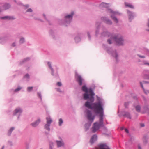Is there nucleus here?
Listing matches in <instances>:
<instances>
[{"label": "nucleus", "mask_w": 149, "mask_h": 149, "mask_svg": "<svg viewBox=\"0 0 149 149\" xmlns=\"http://www.w3.org/2000/svg\"><path fill=\"white\" fill-rule=\"evenodd\" d=\"M101 34L102 36H107L111 39H114L117 45H122L124 44V40L122 36L119 34H114L108 32L107 29L104 26L102 28V32Z\"/></svg>", "instance_id": "f257e3e1"}, {"label": "nucleus", "mask_w": 149, "mask_h": 149, "mask_svg": "<svg viewBox=\"0 0 149 149\" xmlns=\"http://www.w3.org/2000/svg\"><path fill=\"white\" fill-rule=\"evenodd\" d=\"M97 100L98 102H96L92 103L93 102H90L92 103L91 104L88 101H87L85 104V106L86 107L93 110L94 112L97 114L100 113L102 111H104L102 103L98 97H97Z\"/></svg>", "instance_id": "f03ea898"}, {"label": "nucleus", "mask_w": 149, "mask_h": 149, "mask_svg": "<svg viewBox=\"0 0 149 149\" xmlns=\"http://www.w3.org/2000/svg\"><path fill=\"white\" fill-rule=\"evenodd\" d=\"M82 91L85 93L83 94L84 99L85 100L89 99L91 102H93L94 101L93 96L95 93L91 88H90L88 90L87 87L85 85L83 86L82 88Z\"/></svg>", "instance_id": "7ed1b4c3"}, {"label": "nucleus", "mask_w": 149, "mask_h": 149, "mask_svg": "<svg viewBox=\"0 0 149 149\" xmlns=\"http://www.w3.org/2000/svg\"><path fill=\"white\" fill-rule=\"evenodd\" d=\"M74 15V11H72L69 13L65 14L64 15L63 19L58 20V23L61 25H63L65 26H67L72 21Z\"/></svg>", "instance_id": "20e7f679"}, {"label": "nucleus", "mask_w": 149, "mask_h": 149, "mask_svg": "<svg viewBox=\"0 0 149 149\" xmlns=\"http://www.w3.org/2000/svg\"><path fill=\"white\" fill-rule=\"evenodd\" d=\"M99 114V122H95L92 127V132L95 133L100 127L103 126L104 111H102Z\"/></svg>", "instance_id": "39448f33"}, {"label": "nucleus", "mask_w": 149, "mask_h": 149, "mask_svg": "<svg viewBox=\"0 0 149 149\" xmlns=\"http://www.w3.org/2000/svg\"><path fill=\"white\" fill-rule=\"evenodd\" d=\"M85 112L87 116V119L89 121L88 123H86L85 125L86 130V131L89 128L92 123L93 121L95 118V116H92L91 111L88 109H86Z\"/></svg>", "instance_id": "423d86ee"}, {"label": "nucleus", "mask_w": 149, "mask_h": 149, "mask_svg": "<svg viewBox=\"0 0 149 149\" xmlns=\"http://www.w3.org/2000/svg\"><path fill=\"white\" fill-rule=\"evenodd\" d=\"M107 11L108 13L110 14V16L111 19L116 23L118 22V19L115 16L116 15H120L121 13L118 11H113L110 9L107 8Z\"/></svg>", "instance_id": "0eeeda50"}, {"label": "nucleus", "mask_w": 149, "mask_h": 149, "mask_svg": "<svg viewBox=\"0 0 149 149\" xmlns=\"http://www.w3.org/2000/svg\"><path fill=\"white\" fill-rule=\"evenodd\" d=\"M106 50L108 53L115 58L116 62L118 61V56L116 50L113 49L111 48H108L106 49Z\"/></svg>", "instance_id": "6e6552de"}, {"label": "nucleus", "mask_w": 149, "mask_h": 149, "mask_svg": "<svg viewBox=\"0 0 149 149\" xmlns=\"http://www.w3.org/2000/svg\"><path fill=\"white\" fill-rule=\"evenodd\" d=\"M23 111V109L21 107H18L14 110L13 115V116H16L17 117V119L19 120Z\"/></svg>", "instance_id": "1a4fd4ad"}, {"label": "nucleus", "mask_w": 149, "mask_h": 149, "mask_svg": "<svg viewBox=\"0 0 149 149\" xmlns=\"http://www.w3.org/2000/svg\"><path fill=\"white\" fill-rule=\"evenodd\" d=\"M46 123L44 126V128L48 131L50 130V127L51 123L53 122L52 118L49 116H48L46 118Z\"/></svg>", "instance_id": "9d476101"}, {"label": "nucleus", "mask_w": 149, "mask_h": 149, "mask_svg": "<svg viewBox=\"0 0 149 149\" xmlns=\"http://www.w3.org/2000/svg\"><path fill=\"white\" fill-rule=\"evenodd\" d=\"M75 78L79 86H81L82 84H85L84 80L80 75L77 73H76L75 74Z\"/></svg>", "instance_id": "9b49d317"}, {"label": "nucleus", "mask_w": 149, "mask_h": 149, "mask_svg": "<svg viewBox=\"0 0 149 149\" xmlns=\"http://www.w3.org/2000/svg\"><path fill=\"white\" fill-rule=\"evenodd\" d=\"M11 6V5L8 3L2 4L0 7V12L9 9Z\"/></svg>", "instance_id": "f8f14e48"}, {"label": "nucleus", "mask_w": 149, "mask_h": 149, "mask_svg": "<svg viewBox=\"0 0 149 149\" xmlns=\"http://www.w3.org/2000/svg\"><path fill=\"white\" fill-rule=\"evenodd\" d=\"M101 23L100 22L97 21L95 24V35L97 36L99 33L100 29Z\"/></svg>", "instance_id": "ddd939ff"}, {"label": "nucleus", "mask_w": 149, "mask_h": 149, "mask_svg": "<svg viewBox=\"0 0 149 149\" xmlns=\"http://www.w3.org/2000/svg\"><path fill=\"white\" fill-rule=\"evenodd\" d=\"M127 14L128 17V19L130 22H131L134 19L135 14L134 13L132 12L129 10H127Z\"/></svg>", "instance_id": "4468645a"}, {"label": "nucleus", "mask_w": 149, "mask_h": 149, "mask_svg": "<svg viewBox=\"0 0 149 149\" xmlns=\"http://www.w3.org/2000/svg\"><path fill=\"white\" fill-rule=\"evenodd\" d=\"M47 64L49 68L51 70V74L53 76H54L55 77H57L58 76V74L56 73L55 74L54 73V70L52 67L51 62H48Z\"/></svg>", "instance_id": "2eb2a0df"}, {"label": "nucleus", "mask_w": 149, "mask_h": 149, "mask_svg": "<svg viewBox=\"0 0 149 149\" xmlns=\"http://www.w3.org/2000/svg\"><path fill=\"white\" fill-rule=\"evenodd\" d=\"M101 20L107 24L111 25L112 24V22L107 17H102L101 18Z\"/></svg>", "instance_id": "dca6fc26"}, {"label": "nucleus", "mask_w": 149, "mask_h": 149, "mask_svg": "<svg viewBox=\"0 0 149 149\" xmlns=\"http://www.w3.org/2000/svg\"><path fill=\"white\" fill-rule=\"evenodd\" d=\"M41 121V119L39 118L36 120L31 123L30 125L33 127H36L39 125Z\"/></svg>", "instance_id": "f3484780"}, {"label": "nucleus", "mask_w": 149, "mask_h": 149, "mask_svg": "<svg viewBox=\"0 0 149 149\" xmlns=\"http://www.w3.org/2000/svg\"><path fill=\"white\" fill-rule=\"evenodd\" d=\"M0 19H1L13 20L15 19V18L13 16H6L0 17Z\"/></svg>", "instance_id": "a211bd4d"}, {"label": "nucleus", "mask_w": 149, "mask_h": 149, "mask_svg": "<svg viewBox=\"0 0 149 149\" xmlns=\"http://www.w3.org/2000/svg\"><path fill=\"white\" fill-rule=\"evenodd\" d=\"M99 149H110L105 143H101L99 145Z\"/></svg>", "instance_id": "6ab92c4d"}, {"label": "nucleus", "mask_w": 149, "mask_h": 149, "mask_svg": "<svg viewBox=\"0 0 149 149\" xmlns=\"http://www.w3.org/2000/svg\"><path fill=\"white\" fill-rule=\"evenodd\" d=\"M147 83V82L146 81H143L142 82H140V84L141 86V87L142 88L144 93L146 94H149V90H145L143 87V84H146V83Z\"/></svg>", "instance_id": "aec40b11"}, {"label": "nucleus", "mask_w": 149, "mask_h": 149, "mask_svg": "<svg viewBox=\"0 0 149 149\" xmlns=\"http://www.w3.org/2000/svg\"><path fill=\"white\" fill-rule=\"evenodd\" d=\"M97 137L96 135L95 134L91 138V139L90 141V143L91 144H93L94 143L95 141L97 140Z\"/></svg>", "instance_id": "412c9836"}, {"label": "nucleus", "mask_w": 149, "mask_h": 149, "mask_svg": "<svg viewBox=\"0 0 149 149\" xmlns=\"http://www.w3.org/2000/svg\"><path fill=\"white\" fill-rule=\"evenodd\" d=\"M122 114L123 116L127 118L130 119L131 118V117L130 113L128 112H122Z\"/></svg>", "instance_id": "4be33fe9"}, {"label": "nucleus", "mask_w": 149, "mask_h": 149, "mask_svg": "<svg viewBox=\"0 0 149 149\" xmlns=\"http://www.w3.org/2000/svg\"><path fill=\"white\" fill-rule=\"evenodd\" d=\"M8 39L6 37H0V43L4 44L7 40Z\"/></svg>", "instance_id": "5701e85b"}, {"label": "nucleus", "mask_w": 149, "mask_h": 149, "mask_svg": "<svg viewBox=\"0 0 149 149\" xmlns=\"http://www.w3.org/2000/svg\"><path fill=\"white\" fill-rule=\"evenodd\" d=\"M110 6L109 4L107 3L104 2L102 3L100 5V6L101 8H108Z\"/></svg>", "instance_id": "b1692460"}, {"label": "nucleus", "mask_w": 149, "mask_h": 149, "mask_svg": "<svg viewBox=\"0 0 149 149\" xmlns=\"http://www.w3.org/2000/svg\"><path fill=\"white\" fill-rule=\"evenodd\" d=\"M56 142L58 147H60L63 146L64 145V143L63 141H56Z\"/></svg>", "instance_id": "393cba45"}, {"label": "nucleus", "mask_w": 149, "mask_h": 149, "mask_svg": "<svg viewBox=\"0 0 149 149\" xmlns=\"http://www.w3.org/2000/svg\"><path fill=\"white\" fill-rule=\"evenodd\" d=\"M37 95L38 97L39 98L41 102L42 101V96L41 92L40 91H38L37 93Z\"/></svg>", "instance_id": "a878e982"}, {"label": "nucleus", "mask_w": 149, "mask_h": 149, "mask_svg": "<svg viewBox=\"0 0 149 149\" xmlns=\"http://www.w3.org/2000/svg\"><path fill=\"white\" fill-rule=\"evenodd\" d=\"M125 4L126 7L130 8L132 9H134V6L130 3L125 2Z\"/></svg>", "instance_id": "bb28decb"}, {"label": "nucleus", "mask_w": 149, "mask_h": 149, "mask_svg": "<svg viewBox=\"0 0 149 149\" xmlns=\"http://www.w3.org/2000/svg\"><path fill=\"white\" fill-rule=\"evenodd\" d=\"M74 39L76 43H78L80 42L81 41V38H80V35H78L76 36L74 38Z\"/></svg>", "instance_id": "cd10ccee"}, {"label": "nucleus", "mask_w": 149, "mask_h": 149, "mask_svg": "<svg viewBox=\"0 0 149 149\" xmlns=\"http://www.w3.org/2000/svg\"><path fill=\"white\" fill-rule=\"evenodd\" d=\"M15 129V127H12L8 130L7 135L8 136H10L12 131Z\"/></svg>", "instance_id": "c85d7f7f"}, {"label": "nucleus", "mask_w": 149, "mask_h": 149, "mask_svg": "<svg viewBox=\"0 0 149 149\" xmlns=\"http://www.w3.org/2000/svg\"><path fill=\"white\" fill-rule=\"evenodd\" d=\"M22 89V87L20 86H18L17 88L15 89H12L11 90V91H13L14 92H17L19 91Z\"/></svg>", "instance_id": "c756f323"}, {"label": "nucleus", "mask_w": 149, "mask_h": 149, "mask_svg": "<svg viewBox=\"0 0 149 149\" xmlns=\"http://www.w3.org/2000/svg\"><path fill=\"white\" fill-rule=\"evenodd\" d=\"M143 77L145 79H149V72L148 71L145 73H144Z\"/></svg>", "instance_id": "7c9ffc66"}, {"label": "nucleus", "mask_w": 149, "mask_h": 149, "mask_svg": "<svg viewBox=\"0 0 149 149\" xmlns=\"http://www.w3.org/2000/svg\"><path fill=\"white\" fill-rule=\"evenodd\" d=\"M30 60V58H24L22 60L20 61V64H22L28 61H29Z\"/></svg>", "instance_id": "2f4dec72"}, {"label": "nucleus", "mask_w": 149, "mask_h": 149, "mask_svg": "<svg viewBox=\"0 0 149 149\" xmlns=\"http://www.w3.org/2000/svg\"><path fill=\"white\" fill-rule=\"evenodd\" d=\"M24 78L26 81H29L30 78V76L29 74H25L24 76Z\"/></svg>", "instance_id": "473e14b6"}, {"label": "nucleus", "mask_w": 149, "mask_h": 149, "mask_svg": "<svg viewBox=\"0 0 149 149\" xmlns=\"http://www.w3.org/2000/svg\"><path fill=\"white\" fill-rule=\"evenodd\" d=\"M63 119L62 118H59L58 119V125L59 126H61L62 125V124L63 123Z\"/></svg>", "instance_id": "72a5a7b5"}, {"label": "nucleus", "mask_w": 149, "mask_h": 149, "mask_svg": "<svg viewBox=\"0 0 149 149\" xmlns=\"http://www.w3.org/2000/svg\"><path fill=\"white\" fill-rule=\"evenodd\" d=\"M136 110L138 112L140 111L141 107L139 105H138L135 106Z\"/></svg>", "instance_id": "f704fd0d"}, {"label": "nucleus", "mask_w": 149, "mask_h": 149, "mask_svg": "<svg viewBox=\"0 0 149 149\" xmlns=\"http://www.w3.org/2000/svg\"><path fill=\"white\" fill-rule=\"evenodd\" d=\"M54 143L53 142L50 141L49 143V149H53Z\"/></svg>", "instance_id": "c9c22d12"}, {"label": "nucleus", "mask_w": 149, "mask_h": 149, "mask_svg": "<svg viewBox=\"0 0 149 149\" xmlns=\"http://www.w3.org/2000/svg\"><path fill=\"white\" fill-rule=\"evenodd\" d=\"M114 41L116 42L115 40L114 39H111V38H110L108 39L107 40V42L109 44H111L112 43V41Z\"/></svg>", "instance_id": "e433bc0d"}, {"label": "nucleus", "mask_w": 149, "mask_h": 149, "mask_svg": "<svg viewBox=\"0 0 149 149\" xmlns=\"http://www.w3.org/2000/svg\"><path fill=\"white\" fill-rule=\"evenodd\" d=\"M33 87L32 86L28 87L27 88V90L28 92H31L33 90Z\"/></svg>", "instance_id": "4c0bfd02"}, {"label": "nucleus", "mask_w": 149, "mask_h": 149, "mask_svg": "<svg viewBox=\"0 0 149 149\" xmlns=\"http://www.w3.org/2000/svg\"><path fill=\"white\" fill-rule=\"evenodd\" d=\"M25 42V39L23 37L21 38L19 40V43L21 44H22Z\"/></svg>", "instance_id": "58836bf2"}, {"label": "nucleus", "mask_w": 149, "mask_h": 149, "mask_svg": "<svg viewBox=\"0 0 149 149\" xmlns=\"http://www.w3.org/2000/svg\"><path fill=\"white\" fill-rule=\"evenodd\" d=\"M134 139V137L133 136H131L130 137V139L129 140V142L132 143V141Z\"/></svg>", "instance_id": "ea45409f"}, {"label": "nucleus", "mask_w": 149, "mask_h": 149, "mask_svg": "<svg viewBox=\"0 0 149 149\" xmlns=\"http://www.w3.org/2000/svg\"><path fill=\"white\" fill-rule=\"evenodd\" d=\"M144 109L145 110V112H148V111H149V109L147 107H144Z\"/></svg>", "instance_id": "a19ab883"}, {"label": "nucleus", "mask_w": 149, "mask_h": 149, "mask_svg": "<svg viewBox=\"0 0 149 149\" xmlns=\"http://www.w3.org/2000/svg\"><path fill=\"white\" fill-rule=\"evenodd\" d=\"M139 125L140 127H145V124L143 123H140L139 124Z\"/></svg>", "instance_id": "79ce46f5"}, {"label": "nucleus", "mask_w": 149, "mask_h": 149, "mask_svg": "<svg viewBox=\"0 0 149 149\" xmlns=\"http://www.w3.org/2000/svg\"><path fill=\"white\" fill-rule=\"evenodd\" d=\"M143 142L144 143L146 144L147 143V140L146 139L145 137H144L143 138Z\"/></svg>", "instance_id": "37998d69"}, {"label": "nucleus", "mask_w": 149, "mask_h": 149, "mask_svg": "<svg viewBox=\"0 0 149 149\" xmlns=\"http://www.w3.org/2000/svg\"><path fill=\"white\" fill-rule=\"evenodd\" d=\"M8 143L9 145L10 146H12L13 145L12 142L10 141H8Z\"/></svg>", "instance_id": "c03bdc74"}, {"label": "nucleus", "mask_w": 149, "mask_h": 149, "mask_svg": "<svg viewBox=\"0 0 149 149\" xmlns=\"http://www.w3.org/2000/svg\"><path fill=\"white\" fill-rule=\"evenodd\" d=\"M32 12V10L31 8H29L26 11V12Z\"/></svg>", "instance_id": "a18cd8bd"}, {"label": "nucleus", "mask_w": 149, "mask_h": 149, "mask_svg": "<svg viewBox=\"0 0 149 149\" xmlns=\"http://www.w3.org/2000/svg\"><path fill=\"white\" fill-rule=\"evenodd\" d=\"M137 56L141 58H145V56L144 55L141 56L140 55L138 54H137Z\"/></svg>", "instance_id": "49530a36"}, {"label": "nucleus", "mask_w": 149, "mask_h": 149, "mask_svg": "<svg viewBox=\"0 0 149 149\" xmlns=\"http://www.w3.org/2000/svg\"><path fill=\"white\" fill-rule=\"evenodd\" d=\"M57 85L58 86H62V84L61 82H58L57 83Z\"/></svg>", "instance_id": "de8ad7c7"}, {"label": "nucleus", "mask_w": 149, "mask_h": 149, "mask_svg": "<svg viewBox=\"0 0 149 149\" xmlns=\"http://www.w3.org/2000/svg\"><path fill=\"white\" fill-rule=\"evenodd\" d=\"M129 102H127L125 103L124 105L125 108H127L129 104Z\"/></svg>", "instance_id": "09e8293b"}, {"label": "nucleus", "mask_w": 149, "mask_h": 149, "mask_svg": "<svg viewBox=\"0 0 149 149\" xmlns=\"http://www.w3.org/2000/svg\"><path fill=\"white\" fill-rule=\"evenodd\" d=\"M56 91L58 92H62V91L61 89L59 88H56Z\"/></svg>", "instance_id": "8fccbe9b"}, {"label": "nucleus", "mask_w": 149, "mask_h": 149, "mask_svg": "<svg viewBox=\"0 0 149 149\" xmlns=\"http://www.w3.org/2000/svg\"><path fill=\"white\" fill-rule=\"evenodd\" d=\"M140 52H142V53L143 54H144L145 53L146 49H144L143 50H140Z\"/></svg>", "instance_id": "3c124183"}, {"label": "nucleus", "mask_w": 149, "mask_h": 149, "mask_svg": "<svg viewBox=\"0 0 149 149\" xmlns=\"http://www.w3.org/2000/svg\"><path fill=\"white\" fill-rule=\"evenodd\" d=\"M13 47H15L16 46V43L15 42H14L11 45Z\"/></svg>", "instance_id": "603ef678"}, {"label": "nucleus", "mask_w": 149, "mask_h": 149, "mask_svg": "<svg viewBox=\"0 0 149 149\" xmlns=\"http://www.w3.org/2000/svg\"><path fill=\"white\" fill-rule=\"evenodd\" d=\"M147 25L148 27V28H149V19H148V22L147 23ZM147 31H149V29H147Z\"/></svg>", "instance_id": "864d4df0"}, {"label": "nucleus", "mask_w": 149, "mask_h": 149, "mask_svg": "<svg viewBox=\"0 0 149 149\" xmlns=\"http://www.w3.org/2000/svg\"><path fill=\"white\" fill-rule=\"evenodd\" d=\"M87 34H88V38L89 39V40H90L91 37V36L90 35L89 32H88Z\"/></svg>", "instance_id": "5fc2aeb1"}, {"label": "nucleus", "mask_w": 149, "mask_h": 149, "mask_svg": "<svg viewBox=\"0 0 149 149\" xmlns=\"http://www.w3.org/2000/svg\"><path fill=\"white\" fill-rule=\"evenodd\" d=\"M144 65H147L149 66V63H147L146 62H144Z\"/></svg>", "instance_id": "6e6d98bb"}, {"label": "nucleus", "mask_w": 149, "mask_h": 149, "mask_svg": "<svg viewBox=\"0 0 149 149\" xmlns=\"http://www.w3.org/2000/svg\"><path fill=\"white\" fill-rule=\"evenodd\" d=\"M138 149H142L140 145H138Z\"/></svg>", "instance_id": "4d7b16f0"}, {"label": "nucleus", "mask_w": 149, "mask_h": 149, "mask_svg": "<svg viewBox=\"0 0 149 149\" xmlns=\"http://www.w3.org/2000/svg\"><path fill=\"white\" fill-rule=\"evenodd\" d=\"M43 15L44 17L45 18V19L47 20V19H46V15H45V14H43Z\"/></svg>", "instance_id": "13d9d810"}, {"label": "nucleus", "mask_w": 149, "mask_h": 149, "mask_svg": "<svg viewBox=\"0 0 149 149\" xmlns=\"http://www.w3.org/2000/svg\"><path fill=\"white\" fill-rule=\"evenodd\" d=\"M125 132H126L127 133H128L129 132L128 130L127 129H125Z\"/></svg>", "instance_id": "bf43d9fd"}, {"label": "nucleus", "mask_w": 149, "mask_h": 149, "mask_svg": "<svg viewBox=\"0 0 149 149\" xmlns=\"http://www.w3.org/2000/svg\"><path fill=\"white\" fill-rule=\"evenodd\" d=\"M50 34H51V35L52 37L53 38H54V35H53V34L52 33V34L51 33H50Z\"/></svg>", "instance_id": "052dcab7"}, {"label": "nucleus", "mask_w": 149, "mask_h": 149, "mask_svg": "<svg viewBox=\"0 0 149 149\" xmlns=\"http://www.w3.org/2000/svg\"><path fill=\"white\" fill-rule=\"evenodd\" d=\"M24 6H25V7H26V8H28L29 7V5H26Z\"/></svg>", "instance_id": "680f3d73"}, {"label": "nucleus", "mask_w": 149, "mask_h": 149, "mask_svg": "<svg viewBox=\"0 0 149 149\" xmlns=\"http://www.w3.org/2000/svg\"><path fill=\"white\" fill-rule=\"evenodd\" d=\"M134 98L135 99H136V100H137V97L136 96H135L134 97Z\"/></svg>", "instance_id": "e2e57ef3"}, {"label": "nucleus", "mask_w": 149, "mask_h": 149, "mask_svg": "<svg viewBox=\"0 0 149 149\" xmlns=\"http://www.w3.org/2000/svg\"><path fill=\"white\" fill-rule=\"evenodd\" d=\"M34 19H36V20H37V19H38V20H40V19H38L37 18H36V17H34Z\"/></svg>", "instance_id": "0e129e2a"}, {"label": "nucleus", "mask_w": 149, "mask_h": 149, "mask_svg": "<svg viewBox=\"0 0 149 149\" xmlns=\"http://www.w3.org/2000/svg\"><path fill=\"white\" fill-rule=\"evenodd\" d=\"M4 146H3L2 147L1 149H4Z\"/></svg>", "instance_id": "69168bd1"}, {"label": "nucleus", "mask_w": 149, "mask_h": 149, "mask_svg": "<svg viewBox=\"0 0 149 149\" xmlns=\"http://www.w3.org/2000/svg\"><path fill=\"white\" fill-rule=\"evenodd\" d=\"M103 47H104H104H105V45H103Z\"/></svg>", "instance_id": "338daca9"}, {"label": "nucleus", "mask_w": 149, "mask_h": 149, "mask_svg": "<svg viewBox=\"0 0 149 149\" xmlns=\"http://www.w3.org/2000/svg\"><path fill=\"white\" fill-rule=\"evenodd\" d=\"M121 130H123V127L121 128Z\"/></svg>", "instance_id": "774afa93"}]
</instances>
